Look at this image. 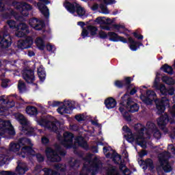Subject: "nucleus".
Returning a JSON list of instances; mask_svg holds the SVG:
<instances>
[{
    "label": "nucleus",
    "instance_id": "8",
    "mask_svg": "<svg viewBox=\"0 0 175 175\" xmlns=\"http://www.w3.org/2000/svg\"><path fill=\"white\" fill-rule=\"evenodd\" d=\"M64 6L66 8L68 12H69V13H71V14H74L75 16V14L77 13V16L81 18H84V17H85V9H84V8L77 2L70 3L66 1L64 3Z\"/></svg>",
    "mask_w": 175,
    "mask_h": 175
},
{
    "label": "nucleus",
    "instance_id": "62",
    "mask_svg": "<svg viewBox=\"0 0 175 175\" xmlns=\"http://www.w3.org/2000/svg\"><path fill=\"white\" fill-rule=\"evenodd\" d=\"M115 85L116 87H118V88H121V87H122V85H124V83L122 81H116L115 82Z\"/></svg>",
    "mask_w": 175,
    "mask_h": 175
},
{
    "label": "nucleus",
    "instance_id": "47",
    "mask_svg": "<svg viewBox=\"0 0 175 175\" xmlns=\"http://www.w3.org/2000/svg\"><path fill=\"white\" fill-rule=\"evenodd\" d=\"M152 133L155 139H159L162 137V135L158 129H156Z\"/></svg>",
    "mask_w": 175,
    "mask_h": 175
},
{
    "label": "nucleus",
    "instance_id": "20",
    "mask_svg": "<svg viewBox=\"0 0 175 175\" xmlns=\"http://www.w3.org/2000/svg\"><path fill=\"white\" fill-rule=\"evenodd\" d=\"M33 44V40L31 37H27L25 40H19L17 43L18 49L24 50V49H29Z\"/></svg>",
    "mask_w": 175,
    "mask_h": 175
},
{
    "label": "nucleus",
    "instance_id": "57",
    "mask_svg": "<svg viewBox=\"0 0 175 175\" xmlns=\"http://www.w3.org/2000/svg\"><path fill=\"white\" fill-rule=\"evenodd\" d=\"M169 111L171 116L174 118H175V105H174L172 108L169 109Z\"/></svg>",
    "mask_w": 175,
    "mask_h": 175
},
{
    "label": "nucleus",
    "instance_id": "41",
    "mask_svg": "<svg viewBox=\"0 0 175 175\" xmlns=\"http://www.w3.org/2000/svg\"><path fill=\"white\" fill-rule=\"evenodd\" d=\"M88 31L92 36H95V34L98 32V29L94 26H89Z\"/></svg>",
    "mask_w": 175,
    "mask_h": 175
},
{
    "label": "nucleus",
    "instance_id": "43",
    "mask_svg": "<svg viewBox=\"0 0 175 175\" xmlns=\"http://www.w3.org/2000/svg\"><path fill=\"white\" fill-rule=\"evenodd\" d=\"M69 165H70V167L71 169H77V167H79V166H80V163H79V161H77V160L74 161L72 163L70 162Z\"/></svg>",
    "mask_w": 175,
    "mask_h": 175
},
{
    "label": "nucleus",
    "instance_id": "9",
    "mask_svg": "<svg viewBox=\"0 0 175 175\" xmlns=\"http://www.w3.org/2000/svg\"><path fill=\"white\" fill-rule=\"evenodd\" d=\"M45 153L47 159L51 162H59L61 161V156L65 155V151L60 149V148H56L55 150L51 148H46Z\"/></svg>",
    "mask_w": 175,
    "mask_h": 175
},
{
    "label": "nucleus",
    "instance_id": "48",
    "mask_svg": "<svg viewBox=\"0 0 175 175\" xmlns=\"http://www.w3.org/2000/svg\"><path fill=\"white\" fill-rule=\"evenodd\" d=\"M144 165H146V167H150V169H152L153 165H152V160L148 159L144 161Z\"/></svg>",
    "mask_w": 175,
    "mask_h": 175
},
{
    "label": "nucleus",
    "instance_id": "11",
    "mask_svg": "<svg viewBox=\"0 0 175 175\" xmlns=\"http://www.w3.org/2000/svg\"><path fill=\"white\" fill-rule=\"evenodd\" d=\"M103 153L105 154L106 158H111L113 159L114 163H117L121 166L124 165L122 161H121V156H120L114 150L111 149L110 147H104Z\"/></svg>",
    "mask_w": 175,
    "mask_h": 175
},
{
    "label": "nucleus",
    "instance_id": "32",
    "mask_svg": "<svg viewBox=\"0 0 175 175\" xmlns=\"http://www.w3.org/2000/svg\"><path fill=\"white\" fill-rule=\"evenodd\" d=\"M38 75L40 81L43 82L46 80V71H44L43 66H40L38 68Z\"/></svg>",
    "mask_w": 175,
    "mask_h": 175
},
{
    "label": "nucleus",
    "instance_id": "61",
    "mask_svg": "<svg viewBox=\"0 0 175 175\" xmlns=\"http://www.w3.org/2000/svg\"><path fill=\"white\" fill-rule=\"evenodd\" d=\"M99 36H100V38L105 39V38H107V34L105 31H100L99 32Z\"/></svg>",
    "mask_w": 175,
    "mask_h": 175
},
{
    "label": "nucleus",
    "instance_id": "18",
    "mask_svg": "<svg viewBox=\"0 0 175 175\" xmlns=\"http://www.w3.org/2000/svg\"><path fill=\"white\" fill-rule=\"evenodd\" d=\"M16 8L18 10H21V14L24 16V17L28 16V10H32V7L26 3H16Z\"/></svg>",
    "mask_w": 175,
    "mask_h": 175
},
{
    "label": "nucleus",
    "instance_id": "59",
    "mask_svg": "<svg viewBox=\"0 0 175 175\" xmlns=\"http://www.w3.org/2000/svg\"><path fill=\"white\" fill-rule=\"evenodd\" d=\"M36 158H37L38 162H43L44 161V157L40 154H37Z\"/></svg>",
    "mask_w": 175,
    "mask_h": 175
},
{
    "label": "nucleus",
    "instance_id": "39",
    "mask_svg": "<svg viewBox=\"0 0 175 175\" xmlns=\"http://www.w3.org/2000/svg\"><path fill=\"white\" fill-rule=\"evenodd\" d=\"M120 169L122 172L123 174L124 175H129L131 174V171L125 166V164H122L120 165Z\"/></svg>",
    "mask_w": 175,
    "mask_h": 175
},
{
    "label": "nucleus",
    "instance_id": "13",
    "mask_svg": "<svg viewBox=\"0 0 175 175\" xmlns=\"http://www.w3.org/2000/svg\"><path fill=\"white\" fill-rule=\"evenodd\" d=\"M14 116L16 120H17V121H18V122H20V124L23 126V131H27V133H29V135L31 132L35 131V129L31 127L29 122L27 120V119L25 118V117H24L23 114L18 113H15Z\"/></svg>",
    "mask_w": 175,
    "mask_h": 175
},
{
    "label": "nucleus",
    "instance_id": "6",
    "mask_svg": "<svg viewBox=\"0 0 175 175\" xmlns=\"http://www.w3.org/2000/svg\"><path fill=\"white\" fill-rule=\"evenodd\" d=\"M36 122H38V125L44 126L45 129H48L52 132H57V131H58L59 129V126H61L59 122L53 118H41L40 120L37 119Z\"/></svg>",
    "mask_w": 175,
    "mask_h": 175
},
{
    "label": "nucleus",
    "instance_id": "35",
    "mask_svg": "<svg viewBox=\"0 0 175 175\" xmlns=\"http://www.w3.org/2000/svg\"><path fill=\"white\" fill-rule=\"evenodd\" d=\"M80 175H88V160H84L83 167L81 171Z\"/></svg>",
    "mask_w": 175,
    "mask_h": 175
},
{
    "label": "nucleus",
    "instance_id": "36",
    "mask_svg": "<svg viewBox=\"0 0 175 175\" xmlns=\"http://www.w3.org/2000/svg\"><path fill=\"white\" fill-rule=\"evenodd\" d=\"M129 42L130 43L129 47L131 50H132L133 51H136V50H137V46H136V44H137V42L133 40V38L131 37L129 38Z\"/></svg>",
    "mask_w": 175,
    "mask_h": 175
},
{
    "label": "nucleus",
    "instance_id": "2",
    "mask_svg": "<svg viewBox=\"0 0 175 175\" xmlns=\"http://www.w3.org/2000/svg\"><path fill=\"white\" fill-rule=\"evenodd\" d=\"M33 146V144H32L31 139L28 138H21L18 144L12 142L10 144L9 150L10 151H12V152H18L21 148L18 155L22 158H27L29 155H35V150L32 149Z\"/></svg>",
    "mask_w": 175,
    "mask_h": 175
},
{
    "label": "nucleus",
    "instance_id": "60",
    "mask_svg": "<svg viewBox=\"0 0 175 175\" xmlns=\"http://www.w3.org/2000/svg\"><path fill=\"white\" fill-rule=\"evenodd\" d=\"M91 123L92 125H95V126H98V128H100L102 126V125L99 124V123H98V120L95 119L94 120H90Z\"/></svg>",
    "mask_w": 175,
    "mask_h": 175
},
{
    "label": "nucleus",
    "instance_id": "34",
    "mask_svg": "<svg viewBox=\"0 0 175 175\" xmlns=\"http://www.w3.org/2000/svg\"><path fill=\"white\" fill-rule=\"evenodd\" d=\"M161 80L163 83H165V84H167L168 85H174V79L173 78H170L167 76H163L161 78Z\"/></svg>",
    "mask_w": 175,
    "mask_h": 175
},
{
    "label": "nucleus",
    "instance_id": "46",
    "mask_svg": "<svg viewBox=\"0 0 175 175\" xmlns=\"http://www.w3.org/2000/svg\"><path fill=\"white\" fill-rule=\"evenodd\" d=\"M85 118H87V116L84 114H78L75 116V120H77V121H79V122L84 121Z\"/></svg>",
    "mask_w": 175,
    "mask_h": 175
},
{
    "label": "nucleus",
    "instance_id": "49",
    "mask_svg": "<svg viewBox=\"0 0 175 175\" xmlns=\"http://www.w3.org/2000/svg\"><path fill=\"white\" fill-rule=\"evenodd\" d=\"M65 168H66V166L64 165H61V164H57L55 166V169L56 170H58L62 172H65Z\"/></svg>",
    "mask_w": 175,
    "mask_h": 175
},
{
    "label": "nucleus",
    "instance_id": "63",
    "mask_svg": "<svg viewBox=\"0 0 175 175\" xmlns=\"http://www.w3.org/2000/svg\"><path fill=\"white\" fill-rule=\"evenodd\" d=\"M125 84L127 85V88H129V85L131 84V77H126L124 80Z\"/></svg>",
    "mask_w": 175,
    "mask_h": 175
},
{
    "label": "nucleus",
    "instance_id": "64",
    "mask_svg": "<svg viewBox=\"0 0 175 175\" xmlns=\"http://www.w3.org/2000/svg\"><path fill=\"white\" fill-rule=\"evenodd\" d=\"M99 8V5L98 4H94L92 7L91 9L92 10H96Z\"/></svg>",
    "mask_w": 175,
    "mask_h": 175
},
{
    "label": "nucleus",
    "instance_id": "50",
    "mask_svg": "<svg viewBox=\"0 0 175 175\" xmlns=\"http://www.w3.org/2000/svg\"><path fill=\"white\" fill-rule=\"evenodd\" d=\"M46 50L51 53H54L55 51V46L51 44H48L46 45Z\"/></svg>",
    "mask_w": 175,
    "mask_h": 175
},
{
    "label": "nucleus",
    "instance_id": "5",
    "mask_svg": "<svg viewBox=\"0 0 175 175\" xmlns=\"http://www.w3.org/2000/svg\"><path fill=\"white\" fill-rule=\"evenodd\" d=\"M167 151L172 152V155H170V153H169V152H164L159 154V161L160 162V165L163 170H164L165 173H169V172H172V166H170V164H169V161H167V159H169V158H171V157L175 156L174 145H168Z\"/></svg>",
    "mask_w": 175,
    "mask_h": 175
},
{
    "label": "nucleus",
    "instance_id": "44",
    "mask_svg": "<svg viewBox=\"0 0 175 175\" xmlns=\"http://www.w3.org/2000/svg\"><path fill=\"white\" fill-rule=\"evenodd\" d=\"M44 175H59V174H56L53 170L49 169V168H44L43 170Z\"/></svg>",
    "mask_w": 175,
    "mask_h": 175
},
{
    "label": "nucleus",
    "instance_id": "7",
    "mask_svg": "<svg viewBox=\"0 0 175 175\" xmlns=\"http://www.w3.org/2000/svg\"><path fill=\"white\" fill-rule=\"evenodd\" d=\"M8 24L11 29H15V35L17 38H23L29 33L28 25L25 23H21L16 26L14 21H8Z\"/></svg>",
    "mask_w": 175,
    "mask_h": 175
},
{
    "label": "nucleus",
    "instance_id": "3",
    "mask_svg": "<svg viewBox=\"0 0 175 175\" xmlns=\"http://www.w3.org/2000/svg\"><path fill=\"white\" fill-rule=\"evenodd\" d=\"M122 99L123 102L120 103L119 110L126 121L129 122L132 119L128 111H130L131 113H136V111H139V105L137 103L133 102L132 98H129V95L128 94H125L124 97H122Z\"/></svg>",
    "mask_w": 175,
    "mask_h": 175
},
{
    "label": "nucleus",
    "instance_id": "37",
    "mask_svg": "<svg viewBox=\"0 0 175 175\" xmlns=\"http://www.w3.org/2000/svg\"><path fill=\"white\" fill-rule=\"evenodd\" d=\"M161 70L164 71L165 73H168L169 75H172L173 73V68L167 64L161 67Z\"/></svg>",
    "mask_w": 175,
    "mask_h": 175
},
{
    "label": "nucleus",
    "instance_id": "42",
    "mask_svg": "<svg viewBox=\"0 0 175 175\" xmlns=\"http://www.w3.org/2000/svg\"><path fill=\"white\" fill-rule=\"evenodd\" d=\"M108 175H120L118 174V171L116 170L114 167H111L110 169L107 172Z\"/></svg>",
    "mask_w": 175,
    "mask_h": 175
},
{
    "label": "nucleus",
    "instance_id": "56",
    "mask_svg": "<svg viewBox=\"0 0 175 175\" xmlns=\"http://www.w3.org/2000/svg\"><path fill=\"white\" fill-rule=\"evenodd\" d=\"M0 175H16V173L10 171H2L0 172Z\"/></svg>",
    "mask_w": 175,
    "mask_h": 175
},
{
    "label": "nucleus",
    "instance_id": "21",
    "mask_svg": "<svg viewBox=\"0 0 175 175\" xmlns=\"http://www.w3.org/2000/svg\"><path fill=\"white\" fill-rule=\"evenodd\" d=\"M29 25L31 28L36 29V31H40L44 27V22L42 21H39L36 18H31L29 21Z\"/></svg>",
    "mask_w": 175,
    "mask_h": 175
},
{
    "label": "nucleus",
    "instance_id": "22",
    "mask_svg": "<svg viewBox=\"0 0 175 175\" xmlns=\"http://www.w3.org/2000/svg\"><path fill=\"white\" fill-rule=\"evenodd\" d=\"M167 122H169V116L166 113L157 120L159 126L164 131L165 133H167V129L166 128Z\"/></svg>",
    "mask_w": 175,
    "mask_h": 175
},
{
    "label": "nucleus",
    "instance_id": "54",
    "mask_svg": "<svg viewBox=\"0 0 175 175\" xmlns=\"http://www.w3.org/2000/svg\"><path fill=\"white\" fill-rule=\"evenodd\" d=\"M8 83H9V79H3L2 83H1V86L3 88H6L9 87Z\"/></svg>",
    "mask_w": 175,
    "mask_h": 175
},
{
    "label": "nucleus",
    "instance_id": "17",
    "mask_svg": "<svg viewBox=\"0 0 175 175\" xmlns=\"http://www.w3.org/2000/svg\"><path fill=\"white\" fill-rule=\"evenodd\" d=\"M156 96L157 94H155V92L152 90H148L146 92V96L141 95L140 98L146 105H151L152 103V100L155 99Z\"/></svg>",
    "mask_w": 175,
    "mask_h": 175
},
{
    "label": "nucleus",
    "instance_id": "12",
    "mask_svg": "<svg viewBox=\"0 0 175 175\" xmlns=\"http://www.w3.org/2000/svg\"><path fill=\"white\" fill-rule=\"evenodd\" d=\"M5 133L12 135H16L14 129H13L10 122L9 120L3 121L0 119V135H5Z\"/></svg>",
    "mask_w": 175,
    "mask_h": 175
},
{
    "label": "nucleus",
    "instance_id": "15",
    "mask_svg": "<svg viewBox=\"0 0 175 175\" xmlns=\"http://www.w3.org/2000/svg\"><path fill=\"white\" fill-rule=\"evenodd\" d=\"M8 101L5 99V96L0 97V114L3 116V112L6 111L8 109L14 107V102H10L9 100V97H7Z\"/></svg>",
    "mask_w": 175,
    "mask_h": 175
},
{
    "label": "nucleus",
    "instance_id": "16",
    "mask_svg": "<svg viewBox=\"0 0 175 175\" xmlns=\"http://www.w3.org/2000/svg\"><path fill=\"white\" fill-rule=\"evenodd\" d=\"M155 103H156L157 113L159 114H162V113L165 111V109L166 106L169 107V99H167L166 97L162 98L161 100H156Z\"/></svg>",
    "mask_w": 175,
    "mask_h": 175
},
{
    "label": "nucleus",
    "instance_id": "14",
    "mask_svg": "<svg viewBox=\"0 0 175 175\" xmlns=\"http://www.w3.org/2000/svg\"><path fill=\"white\" fill-rule=\"evenodd\" d=\"M89 172H92V174H95L98 172V169L102 168V162L98 159L96 157L92 156V157L89 155Z\"/></svg>",
    "mask_w": 175,
    "mask_h": 175
},
{
    "label": "nucleus",
    "instance_id": "1",
    "mask_svg": "<svg viewBox=\"0 0 175 175\" xmlns=\"http://www.w3.org/2000/svg\"><path fill=\"white\" fill-rule=\"evenodd\" d=\"M122 129L126 132V139L129 143L135 142V143L142 147V148H146V147H147L146 139H150V136H151L152 132L157 129V126L155 124L148 122L146 124V134H144V126L140 124H137L134 126V129L136 131V133L134 134L131 132V129L126 126H124Z\"/></svg>",
    "mask_w": 175,
    "mask_h": 175
},
{
    "label": "nucleus",
    "instance_id": "51",
    "mask_svg": "<svg viewBox=\"0 0 175 175\" xmlns=\"http://www.w3.org/2000/svg\"><path fill=\"white\" fill-rule=\"evenodd\" d=\"M105 17L99 16L95 20V23H97V24H105Z\"/></svg>",
    "mask_w": 175,
    "mask_h": 175
},
{
    "label": "nucleus",
    "instance_id": "29",
    "mask_svg": "<svg viewBox=\"0 0 175 175\" xmlns=\"http://www.w3.org/2000/svg\"><path fill=\"white\" fill-rule=\"evenodd\" d=\"M77 25H79V27L82 28V38H83V39L87 38L88 36V23H84V22H78Z\"/></svg>",
    "mask_w": 175,
    "mask_h": 175
},
{
    "label": "nucleus",
    "instance_id": "53",
    "mask_svg": "<svg viewBox=\"0 0 175 175\" xmlns=\"http://www.w3.org/2000/svg\"><path fill=\"white\" fill-rule=\"evenodd\" d=\"M49 142H50V139H49V138L46 136L42 137L41 139V143L42 144H44V145L49 144Z\"/></svg>",
    "mask_w": 175,
    "mask_h": 175
},
{
    "label": "nucleus",
    "instance_id": "31",
    "mask_svg": "<svg viewBox=\"0 0 175 175\" xmlns=\"http://www.w3.org/2000/svg\"><path fill=\"white\" fill-rule=\"evenodd\" d=\"M35 43L39 50H44L46 44L44 43V37H38L36 39Z\"/></svg>",
    "mask_w": 175,
    "mask_h": 175
},
{
    "label": "nucleus",
    "instance_id": "30",
    "mask_svg": "<svg viewBox=\"0 0 175 175\" xmlns=\"http://www.w3.org/2000/svg\"><path fill=\"white\" fill-rule=\"evenodd\" d=\"M105 105L108 109H114L117 106V101L114 98L109 97L105 100Z\"/></svg>",
    "mask_w": 175,
    "mask_h": 175
},
{
    "label": "nucleus",
    "instance_id": "23",
    "mask_svg": "<svg viewBox=\"0 0 175 175\" xmlns=\"http://www.w3.org/2000/svg\"><path fill=\"white\" fill-rule=\"evenodd\" d=\"M23 77L27 83H32L35 81V75L33 71L31 70H25L23 71Z\"/></svg>",
    "mask_w": 175,
    "mask_h": 175
},
{
    "label": "nucleus",
    "instance_id": "10",
    "mask_svg": "<svg viewBox=\"0 0 175 175\" xmlns=\"http://www.w3.org/2000/svg\"><path fill=\"white\" fill-rule=\"evenodd\" d=\"M77 103L75 101H72L70 100H64L62 105L59 107L57 109V111L59 114L64 116V114H70L75 109H76V106Z\"/></svg>",
    "mask_w": 175,
    "mask_h": 175
},
{
    "label": "nucleus",
    "instance_id": "33",
    "mask_svg": "<svg viewBox=\"0 0 175 175\" xmlns=\"http://www.w3.org/2000/svg\"><path fill=\"white\" fill-rule=\"evenodd\" d=\"M26 113L29 116H36L38 114V109L33 106H27L26 107Z\"/></svg>",
    "mask_w": 175,
    "mask_h": 175
},
{
    "label": "nucleus",
    "instance_id": "4",
    "mask_svg": "<svg viewBox=\"0 0 175 175\" xmlns=\"http://www.w3.org/2000/svg\"><path fill=\"white\" fill-rule=\"evenodd\" d=\"M60 142L62 144L66 147V148H76V146H80L81 147H83V148H85L87 150L88 148V144H87V142H85V139L83 137H79L75 139V144L73 145V134L70 133L66 132L64 133V140L62 141L61 139H59Z\"/></svg>",
    "mask_w": 175,
    "mask_h": 175
},
{
    "label": "nucleus",
    "instance_id": "25",
    "mask_svg": "<svg viewBox=\"0 0 175 175\" xmlns=\"http://www.w3.org/2000/svg\"><path fill=\"white\" fill-rule=\"evenodd\" d=\"M108 36L110 38L111 40H113V42H122L123 43H126V39L124 37L119 36L117 33L113 31L109 32Z\"/></svg>",
    "mask_w": 175,
    "mask_h": 175
},
{
    "label": "nucleus",
    "instance_id": "38",
    "mask_svg": "<svg viewBox=\"0 0 175 175\" xmlns=\"http://www.w3.org/2000/svg\"><path fill=\"white\" fill-rule=\"evenodd\" d=\"M18 89L19 90L20 92H24L27 88L25 86V83L23 81H19L18 83Z\"/></svg>",
    "mask_w": 175,
    "mask_h": 175
},
{
    "label": "nucleus",
    "instance_id": "27",
    "mask_svg": "<svg viewBox=\"0 0 175 175\" xmlns=\"http://www.w3.org/2000/svg\"><path fill=\"white\" fill-rule=\"evenodd\" d=\"M37 6L40 10V12H41L42 14H43V16L46 18H49V16H50V12L49 11V8H47V6H45L44 4L39 2L37 4Z\"/></svg>",
    "mask_w": 175,
    "mask_h": 175
},
{
    "label": "nucleus",
    "instance_id": "58",
    "mask_svg": "<svg viewBox=\"0 0 175 175\" xmlns=\"http://www.w3.org/2000/svg\"><path fill=\"white\" fill-rule=\"evenodd\" d=\"M113 27L115 29H117L118 31H120V29H124L125 27L122 25H113Z\"/></svg>",
    "mask_w": 175,
    "mask_h": 175
},
{
    "label": "nucleus",
    "instance_id": "24",
    "mask_svg": "<svg viewBox=\"0 0 175 175\" xmlns=\"http://www.w3.org/2000/svg\"><path fill=\"white\" fill-rule=\"evenodd\" d=\"M12 38L9 35H3V37L0 36V47L2 49H8L12 44Z\"/></svg>",
    "mask_w": 175,
    "mask_h": 175
},
{
    "label": "nucleus",
    "instance_id": "52",
    "mask_svg": "<svg viewBox=\"0 0 175 175\" xmlns=\"http://www.w3.org/2000/svg\"><path fill=\"white\" fill-rule=\"evenodd\" d=\"M12 14L15 17L16 20H18L19 21H23V20H24L23 17L18 16V14L14 12V11L12 12Z\"/></svg>",
    "mask_w": 175,
    "mask_h": 175
},
{
    "label": "nucleus",
    "instance_id": "26",
    "mask_svg": "<svg viewBox=\"0 0 175 175\" xmlns=\"http://www.w3.org/2000/svg\"><path fill=\"white\" fill-rule=\"evenodd\" d=\"M159 90L163 95H174V88H173V87L167 89L166 86L163 84L160 85Z\"/></svg>",
    "mask_w": 175,
    "mask_h": 175
},
{
    "label": "nucleus",
    "instance_id": "45",
    "mask_svg": "<svg viewBox=\"0 0 175 175\" xmlns=\"http://www.w3.org/2000/svg\"><path fill=\"white\" fill-rule=\"evenodd\" d=\"M8 156L0 154V165H5L8 162Z\"/></svg>",
    "mask_w": 175,
    "mask_h": 175
},
{
    "label": "nucleus",
    "instance_id": "28",
    "mask_svg": "<svg viewBox=\"0 0 175 175\" xmlns=\"http://www.w3.org/2000/svg\"><path fill=\"white\" fill-rule=\"evenodd\" d=\"M28 172V167L25 163H18L16 169L17 174H25V172Z\"/></svg>",
    "mask_w": 175,
    "mask_h": 175
},
{
    "label": "nucleus",
    "instance_id": "19",
    "mask_svg": "<svg viewBox=\"0 0 175 175\" xmlns=\"http://www.w3.org/2000/svg\"><path fill=\"white\" fill-rule=\"evenodd\" d=\"M114 3H116V0H103V2L99 5L100 13H103V14H109L110 11L107 8V5H113Z\"/></svg>",
    "mask_w": 175,
    "mask_h": 175
},
{
    "label": "nucleus",
    "instance_id": "40",
    "mask_svg": "<svg viewBox=\"0 0 175 175\" xmlns=\"http://www.w3.org/2000/svg\"><path fill=\"white\" fill-rule=\"evenodd\" d=\"M49 107H58V106H60L62 105V103L59 101H49L48 102Z\"/></svg>",
    "mask_w": 175,
    "mask_h": 175
},
{
    "label": "nucleus",
    "instance_id": "55",
    "mask_svg": "<svg viewBox=\"0 0 175 175\" xmlns=\"http://www.w3.org/2000/svg\"><path fill=\"white\" fill-rule=\"evenodd\" d=\"M42 172V167L40 165H37L35 167V170L33 171L34 174H39Z\"/></svg>",
    "mask_w": 175,
    "mask_h": 175
}]
</instances>
